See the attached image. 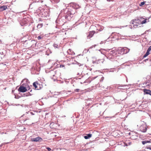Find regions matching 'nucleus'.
<instances>
[{
	"mask_svg": "<svg viewBox=\"0 0 151 151\" xmlns=\"http://www.w3.org/2000/svg\"><path fill=\"white\" fill-rule=\"evenodd\" d=\"M141 22L140 20L138 19H134L132 20L131 23L133 24L134 27L138 26L141 24Z\"/></svg>",
	"mask_w": 151,
	"mask_h": 151,
	"instance_id": "f257e3e1",
	"label": "nucleus"
},
{
	"mask_svg": "<svg viewBox=\"0 0 151 151\" xmlns=\"http://www.w3.org/2000/svg\"><path fill=\"white\" fill-rule=\"evenodd\" d=\"M147 124L146 123L143 122L142 124L140 127L139 129L142 132H145L147 130Z\"/></svg>",
	"mask_w": 151,
	"mask_h": 151,
	"instance_id": "f03ea898",
	"label": "nucleus"
},
{
	"mask_svg": "<svg viewBox=\"0 0 151 151\" xmlns=\"http://www.w3.org/2000/svg\"><path fill=\"white\" fill-rule=\"evenodd\" d=\"M19 91L24 93L27 91V89L24 86H20L18 89Z\"/></svg>",
	"mask_w": 151,
	"mask_h": 151,
	"instance_id": "7ed1b4c3",
	"label": "nucleus"
},
{
	"mask_svg": "<svg viewBox=\"0 0 151 151\" xmlns=\"http://www.w3.org/2000/svg\"><path fill=\"white\" fill-rule=\"evenodd\" d=\"M96 33V32L94 31H90L88 34L87 35V38L88 39H90L93 35L94 34Z\"/></svg>",
	"mask_w": 151,
	"mask_h": 151,
	"instance_id": "20e7f679",
	"label": "nucleus"
},
{
	"mask_svg": "<svg viewBox=\"0 0 151 151\" xmlns=\"http://www.w3.org/2000/svg\"><path fill=\"white\" fill-rule=\"evenodd\" d=\"M33 86L36 89L39 90L40 88V84H39L37 82H35L33 83Z\"/></svg>",
	"mask_w": 151,
	"mask_h": 151,
	"instance_id": "39448f33",
	"label": "nucleus"
},
{
	"mask_svg": "<svg viewBox=\"0 0 151 151\" xmlns=\"http://www.w3.org/2000/svg\"><path fill=\"white\" fill-rule=\"evenodd\" d=\"M151 51V46H150L149 48L148 49L146 53L143 56V58H144L147 57L148 55L150 54V52Z\"/></svg>",
	"mask_w": 151,
	"mask_h": 151,
	"instance_id": "423d86ee",
	"label": "nucleus"
},
{
	"mask_svg": "<svg viewBox=\"0 0 151 151\" xmlns=\"http://www.w3.org/2000/svg\"><path fill=\"white\" fill-rule=\"evenodd\" d=\"M21 120H23L24 122L25 121L29 119V118L27 117V116L25 114L23 115L20 117Z\"/></svg>",
	"mask_w": 151,
	"mask_h": 151,
	"instance_id": "0eeeda50",
	"label": "nucleus"
},
{
	"mask_svg": "<svg viewBox=\"0 0 151 151\" xmlns=\"http://www.w3.org/2000/svg\"><path fill=\"white\" fill-rule=\"evenodd\" d=\"M41 140H42V139L39 137L33 138L32 139V141L33 142H38L40 141Z\"/></svg>",
	"mask_w": 151,
	"mask_h": 151,
	"instance_id": "6e6552de",
	"label": "nucleus"
},
{
	"mask_svg": "<svg viewBox=\"0 0 151 151\" xmlns=\"http://www.w3.org/2000/svg\"><path fill=\"white\" fill-rule=\"evenodd\" d=\"M72 6L73 8L75 9H79L80 7V6L76 3H73L72 4Z\"/></svg>",
	"mask_w": 151,
	"mask_h": 151,
	"instance_id": "1a4fd4ad",
	"label": "nucleus"
},
{
	"mask_svg": "<svg viewBox=\"0 0 151 151\" xmlns=\"http://www.w3.org/2000/svg\"><path fill=\"white\" fill-rule=\"evenodd\" d=\"M143 91L144 92V94H150L151 93V91L149 90H147L146 89H144Z\"/></svg>",
	"mask_w": 151,
	"mask_h": 151,
	"instance_id": "9d476101",
	"label": "nucleus"
},
{
	"mask_svg": "<svg viewBox=\"0 0 151 151\" xmlns=\"http://www.w3.org/2000/svg\"><path fill=\"white\" fill-rule=\"evenodd\" d=\"M22 82L24 83L25 84H28V83H29V80L27 78H25L23 79L22 81Z\"/></svg>",
	"mask_w": 151,
	"mask_h": 151,
	"instance_id": "9b49d317",
	"label": "nucleus"
},
{
	"mask_svg": "<svg viewBox=\"0 0 151 151\" xmlns=\"http://www.w3.org/2000/svg\"><path fill=\"white\" fill-rule=\"evenodd\" d=\"M7 9V6H6L4 5L1 6L0 7V9L3 11L6 9Z\"/></svg>",
	"mask_w": 151,
	"mask_h": 151,
	"instance_id": "f8f14e48",
	"label": "nucleus"
},
{
	"mask_svg": "<svg viewBox=\"0 0 151 151\" xmlns=\"http://www.w3.org/2000/svg\"><path fill=\"white\" fill-rule=\"evenodd\" d=\"M92 136V134H88L86 136H84V138L86 139H87L89 138H90Z\"/></svg>",
	"mask_w": 151,
	"mask_h": 151,
	"instance_id": "ddd939ff",
	"label": "nucleus"
},
{
	"mask_svg": "<svg viewBox=\"0 0 151 151\" xmlns=\"http://www.w3.org/2000/svg\"><path fill=\"white\" fill-rule=\"evenodd\" d=\"M150 142V141H144L142 142V143L143 145H145L147 143H149Z\"/></svg>",
	"mask_w": 151,
	"mask_h": 151,
	"instance_id": "4468645a",
	"label": "nucleus"
},
{
	"mask_svg": "<svg viewBox=\"0 0 151 151\" xmlns=\"http://www.w3.org/2000/svg\"><path fill=\"white\" fill-rule=\"evenodd\" d=\"M43 25L42 24H39L37 26V27L39 29L41 28L42 27Z\"/></svg>",
	"mask_w": 151,
	"mask_h": 151,
	"instance_id": "2eb2a0df",
	"label": "nucleus"
},
{
	"mask_svg": "<svg viewBox=\"0 0 151 151\" xmlns=\"http://www.w3.org/2000/svg\"><path fill=\"white\" fill-rule=\"evenodd\" d=\"M147 19H145L143 21L141 22V24H143L147 22Z\"/></svg>",
	"mask_w": 151,
	"mask_h": 151,
	"instance_id": "dca6fc26",
	"label": "nucleus"
},
{
	"mask_svg": "<svg viewBox=\"0 0 151 151\" xmlns=\"http://www.w3.org/2000/svg\"><path fill=\"white\" fill-rule=\"evenodd\" d=\"M145 2H141L140 4H139V6H142L143 5H144V4H145Z\"/></svg>",
	"mask_w": 151,
	"mask_h": 151,
	"instance_id": "f3484780",
	"label": "nucleus"
},
{
	"mask_svg": "<svg viewBox=\"0 0 151 151\" xmlns=\"http://www.w3.org/2000/svg\"><path fill=\"white\" fill-rule=\"evenodd\" d=\"M25 94L26 96H30L31 95V94H30V93L29 92L28 93H25V94Z\"/></svg>",
	"mask_w": 151,
	"mask_h": 151,
	"instance_id": "a211bd4d",
	"label": "nucleus"
},
{
	"mask_svg": "<svg viewBox=\"0 0 151 151\" xmlns=\"http://www.w3.org/2000/svg\"><path fill=\"white\" fill-rule=\"evenodd\" d=\"M53 46L55 47H55L58 48V45L57 44H54L53 45Z\"/></svg>",
	"mask_w": 151,
	"mask_h": 151,
	"instance_id": "6ab92c4d",
	"label": "nucleus"
},
{
	"mask_svg": "<svg viewBox=\"0 0 151 151\" xmlns=\"http://www.w3.org/2000/svg\"><path fill=\"white\" fill-rule=\"evenodd\" d=\"M42 38V37H41L40 36H38V37H37V38H38V40H40V39H41Z\"/></svg>",
	"mask_w": 151,
	"mask_h": 151,
	"instance_id": "aec40b11",
	"label": "nucleus"
},
{
	"mask_svg": "<svg viewBox=\"0 0 151 151\" xmlns=\"http://www.w3.org/2000/svg\"><path fill=\"white\" fill-rule=\"evenodd\" d=\"M46 149L48 150V151H50L51 150V149L49 147H47Z\"/></svg>",
	"mask_w": 151,
	"mask_h": 151,
	"instance_id": "412c9836",
	"label": "nucleus"
},
{
	"mask_svg": "<svg viewBox=\"0 0 151 151\" xmlns=\"http://www.w3.org/2000/svg\"><path fill=\"white\" fill-rule=\"evenodd\" d=\"M64 66H65L63 65H60V68H63L64 67Z\"/></svg>",
	"mask_w": 151,
	"mask_h": 151,
	"instance_id": "4be33fe9",
	"label": "nucleus"
},
{
	"mask_svg": "<svg viewBox=\"0 0 151 151\" xmlns=\"http://www.w3.org/2000/svg\"><path fill=\"white\" fill-rule=\"evenodd\" d=\"M79 90V89H76L75 90V91L76 92H78Z\"/></svg>",
	"mask_w": 151,
	"mask_h": 151,
	"instance_id": "5701e85b",
	"label": "nucleus"
},
{
	"mask_svg": "<svg viewBox=\"0 0 151 151\" xmlns=\"http://www.w3.org/2000/svg\"><path fill=\"white\" fill-rule=\"evenodd\" d=\"M147 149L151 150V147H147Z\"/></svg>",
	"mask_w": 151,
	"mask_h": 151,
	"instance_id": "b1692460",
	"label": "nucleus"
},
{
	"mask_svg": "<svg viewBox=\"0 0 151 151\" xmlns=\"http://www.w3.org/2000/svg\"><path fill=\"white\" fill-rule=\"evenodd\" d=\"M70 50H70V49H69V50H68V51H70Z\"/></svg>",
	"mask_w": 151,
	"mask_h": 151,
	"instance_id": "393cba45",
	"label": "nucleus"
},
{
	"mask_svg": "<svg viewBox=\"0 0 151 151\" xmlns=\"http://www.w3.org/2000/svg\"><path fill=\"white\" fill-rule=\"evenodd\" d=\"M53 123H50V125H51L52 124H53Z\"/></svg>",
	"mask_w": 151,
	"mask_h": 151,
	"instance_id": "a878e982",
	"label": "nucleus"
},
{
	"mask_svg": "<svg viewBox=\"0 0 151 151\" xmlns=\"http://www.w3.org/2000/svg\"><path fill=\"white\" fill-rule=\"evenodd\" d=\"M68 16H66V17H65V18H68Z\"/></svg>",
	"mask_w": 151,
	"mask_h": 151,
	"instance_id": "bb28decb",
	"label": "nucleus"
},
{
	"mask_svg": "<svg viewBox=\"0 0 151 151\" xmlns=\"http://www.w3.org/2000/svg\"><path fill=\"white\" fill-rule=\"evenodd\" d=\"M107 1H110V0H107Z\"/></svg>",
	"mask_w": 151,
	"mask_h": 151,
	"instance_id": "cd10ccee",
	"label": "nucleus"
},
{
	"mask_svg": "<svg viewBox=\"0 0 151 151\" xmlns=\"http://www.w3.org/2000/svg\"><path fill=\"white\" fill-rule=\"evenodd\" d=\"M31 114H32V112H31Z\"/></svg>",
	"mask_w": 151,
	"mask_h": 151,
	"instance_id": "c85d7f7f",
	"label": "nucleus"
},
{
	"mask_svg": "<svg viewBox=\"0 0 151 151\" xmlns=\"http://www.w3.org/2000/svg\"><path fill=\"white\" fill-rule=\"evenodd\" d=\"M150 95L151 96V93H150Z\"/></svg>",
	"mask_w": 151,
	"mask_h": 151,
	"instance_id": "c756f323",
	"label": "nucleus"
}]
</instances>
